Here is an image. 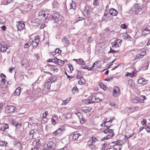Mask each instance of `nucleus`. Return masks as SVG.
Instances as JSON below:
<instances>
[{
  "label": "nucleus",
  "instance_id": "f257e3e1",
  "mask_svg": "<svg viewBox=\"0 0 150 150\" xmlns=\"http://www.w3.org/2000/svg\"><path fill=\"white\" fill-rule=\"evenodd\" d=\"M122 145L120 140L112 142L110 144V146L107 147V150H120Z\"/></svg>",
  "mask_w": 150,
  "mask_h": 150
},
{
  "label": "nucleus",
  "instance_id": "f03ea898",
  "mask_svg": "<svg viewBox=\"0 0 150 150\" xmlns=\"http://www.w3.org/2000/svg\"><path fill=\"white\" fill-rule=\"evenodd\" d=\"M134 8H132L129 11L130 13L132 15H135L141 12L142 8V4H134Z\"/></svg>",
  "mask_w": 150,
  "mask_h": 150
},
{
  "label": "nucleus",
  "instance_id": "7ed1b4c3",
  "mask_svg": "<svg viewBox=\"0 0 150 150\" xmlns=\"http://www.w3.org/2000/svg\"><path fill=\"white\" fill-rule=\"evenodd\" d=\"M105 127H107V129H106L104 131V132L108 134L107 136L104 138L103 140L108 139L112 137H113L114 135V133L113 130L112 129H110V126H109L108 125H105Z\"/></svg>",
  "mask_w": 150,
  "mask_h": 150
},
{
  "label": "nucleus",
  "instance_id": "20e7f679",
  "mask_svg": "<svg viewBox=\"0 0 150 150\" xmlns=\"http://www.w3.org/2000/svg\"><path fill=\"white\" fill-rule=\"evenodd\" d=\"M70 136L73 140L78 141H80L83 138V136L82 134L80 133L79 131L75 132L70 134Z\"/></svg>",
  "mask_w": 150,
  "mask_h": 150
},
{
  "label": "nucleus",
  "instance_id": "39448f33",
  "mask_svg": "<svg viewBox=\"0 0 150 150\" xmlns=\"http://www.w3.org/2000/svg\"><path fill=\"white\" fill-rule=\"evenodd\" d=\"M55 146L52 139H50L48 140V143L45 145L44 147L47 150H54Z\"/></svg>",
  "mask_w": 150,
  "mask_h": 150
},
{
  "label": "nucleus",
  "instance_id": "423d86ee",
  "mask_svg": "<svg viewBox=\"0 0 150 150\" xmlns=\"http://www.w3.org/2000/svg\"><path fill=\"white\" fill-rule=\"evenodd\" d=\"M63 17L59 15H56L52 17V19L54 20V23L61 24L62 22Z\"/></svg>",
  "mask_w": 150,
  "mask_h": 150
},
{
  "label": "nucleus",
  "instance_id": "0eeeda50",
  "mask_svg": "<svg viewBox=\"0 0 150 150\" xmlns=\"http://www.w3.org/2000/svg\"><path fill=\"white\" fill-rule=\"evenodd\" d=\"M65 130V127L64 125H62L60 126V128L58 129L57 130L54 131L53 134L55 136L57 135H60L63 133Z\"/></svg>",
  "mask_w": 150,
  "mask_h": 150
},
{
  "label": "nucleus",
  "instance_id": "6e6552de",
  "mask_svg": "<svg viewBox=\"0 0 150 150\" xmlns=\"http://www.w3.org/2000/svg\"><path fill=\"white\" fill-rule=\"evenodd\" d=\"M120 94V88L119 87L115 86L113 88L112 95L114 97H117Z\"/></svg>",
  "mask_w": 150,
  "mask_h": 150
},
{
  "label": "nucleus",
  "instance_id": "1a4fd4ad",
  "mask_svg": "<svg viewBox=\"0 0 150 150\" xmlns=\"http://www.w3.org/2000/svg\"><path fill=\"white\" fill-rule=\"evenodd\" d=\"M122 41L120 40L119 39L117 40H115L114 42H112V47L113 49H115V48L118 47L121 45V42Z\"/></svg>",
  "mask_w": 150,
  "mask_h": 150
},
{
  "label": "nucleus",
  "instance_id": "9d476101",
  "mask_svg": "<svg viewBox=\"0 0 150 150\" xmlns=\"http://www.w3.org/2000/svg\"><path fill=\"white\" fill-rule=\"evenodd\" d=\"M100 99L98 97L95 96H93L91 100H86L85 102L86 103H97L100 102Z\"/></svg>",
  "mask_w": 150,
  "mask_h": 150
},
{
  "label": "nucleus",
  "instance_id": "9b49d317",
  "mask_svg": "<svg viewBox=\"0 0 150 150\" xmlns=\"http://www.w3.org/2000/svg\"><path fill=\"white\" fill-rule=\"evenodd\" d=\"M15 107L12 105H8L6 108V112L8 113L13 112L15 110Z\"/></svg>",
  "mask_w": 150,
  "mask_h": 150
},
{
  "label": "nucleus",
  "instance_id": "f8f14e48",
  "mask_svg": "<svg viewBox=\"0 0 150 150\" xmlns=\"http://www.w3.org/2000/svg\"><path fill=\"white\" fill-rule=\"evenodd\" d=\"M18 30L21 31L25 28V23L22 21L19 22L16 25Z\"/></svg>",
  "mask_w": 150,
  "mask_h": 150
},
{
  "label": "nucleus",
  "instance_id": "ddd939ff",
  "mask_svg": "<svg viewBox=\"0 0 150 150\" xmlns=\"http://www.w3.org/2000/svg\"><path fill=\"white\" fill-rule=\"evenodd\" d=\"M38 16L43 20H46L47 17H48L47 14H46L45 12L43 11H41L39 13Z\"/></svg>",
  "mask_w": 150,
  "mask_h": 150
},
{
  "label": "nucleus",
  "instance_id": "4468645a",
  "mask_svg": "<svg viewBox=\"0 0 150 150\" xmlns=\"http://www.w3.org/2000/svg\"><path fill=\"white\" fill-rule=\"evenodd\" d=\"M59 119V117H58L56 115H54L52 118V124L55 125L58 122Z\"/></svg>",
  "mask_w": 150,
  "mask_h": 150
},
{
  "label": "nucleus",
  "instance_id": "2eb2a0df",
  "mask_svg": "<svg viewBox=\"0 0 150 150\" xmlns=\"http://www.w3.org/2000/svg\"><path fill=\"white\" fill-rule=\"evenodd\" d=\"M141 31L142 32V34L144 35H146L150 32V28H149V26L146 28L144 27L142 28Z\"/></svg>",
  "mask_w": 150,
  "mask_h": 150
},
{
  "label": "nucleus",
  "instance_id": "dca6fc26",
  "mask_svg": "<svg viewBox=\"0 0 150 150\" xmlns=\"http://www.w3.org/2000/svg\"><path fill=\"white\" fill-rule=\"evenodd\" d=\"M38 37V36L32 42L31 44H32L33 47H36L39 44L40 40Z\"/></svg>",
  "mask_w": 150,
  "mask_h": 150
},
{
  "label": "nucleus",
  "instance_id": "f3484780",
  "mask_svg": "<svg viewBox=\"0 0 150 150\" xmlns=\"http://www.w3.org/2000/svg\"><path fill=\"white\" fill-rule=\"evenodd\" d=\"M21 87H18L16 90L15 91L12 95V96H19L21 93Z\"/></svg>",
  "mask_w": 150,
  "mask_h": 150
},
{
  "label": "nucleus",
  "instance_id": "a211bd4d",
  "mask_svg": "<svg viewBox=\"0 0 150 150\" xmlns=\"http://www.w3.org/2000/svg\"><path fill=\"white\" fill-rule=\"evenodd\" d=\"M147 80H145L144 78H141L138 80L137 82L138 84L144 85L147 83Z\"/></svg>",
  "mask_w": 150,
  "mask_h": 150
},
{
  "label": "nucleus",
  "instance_id": "6ab92c4d",
  "mask_svg": "<svg viewBox=\"0 0 150 150\" xmlns=\"http://www.w3.org/2000/svg\"><path fill=\"white\" fill-rule=\"evenodd\" d=\"M109 13L112 16H116L117 15V11L115 9L112 8L110 9L109 11Z\"/></svg>",
  "mask_w": 150,
  "mask_h": 150
},
{
  "label": "nucleus",
  "instance_id": "aec40b11",
  "mask_svg": "<svg viewBox=\"0 0 150 150\" xmlns=\"http://www.w3.org/2000/svg\"><path fill=\"white\" fill-rule=\"evenodd\" d=\"M97 139L94 137H92L91 140H90L88 142V146L93 144L97 141Z\"/></svg>",
  "mask_w": 150,
  "mask_h": 150
},
{
  "label": "nucleus",
  "instance_id": "412c9836",
  "mask_svg": "<svg viewBox=\"0 0 150 150\" xmlns=\"http://www.w3.org/2000/svg\"><path fill=\"white\" fill-rule=\"evenodd\" d=\"M132 101L134 103H141L142 100L138 97H136L132 99Z\"/></svg>",
  "mask_w": 150,
  "mask_h": 150
},
{
  "label": "nucleus",
  "instance_id": "4be33fe9",
  "mask_svg": "<svg viewBox=\"0 0 150 150\" xmlns=\"http://www.w3.org/2000/svg\"><path fill=\"white\" fill-rule=\"evenodd\" d=\"M51 83L47 80L44 84V89L48 90L50 89L51 86Z\"/></svg>",
  "mask_w": 150,
  "mask_h": 150
},
{
  "label": "nucleus",
  "instance_id": "5701e85b",
  "mask_svg": "<svg viewBox=\"0 0 150 150\" xmlns=\"http://www.w3.org/2000/svg\"><path fill=\"white\" fill-rule=\"evenodd\" d=\"M62 42L65 46L69 45V40L66 37H64L62 40Z\"/></svg>",
  "mask_w": 150,
  "mask_h": 150
},
{
  "label": "nucleus",
  "instance_id": "b1692460",
  "mask_svg": "<svg viewBox=\"0 0 150 150\" xmlns=\"http://www.w3.org/2000/svg\"><path fill=\"white\" fill-rule=\"evenodd\" d=\"M50 66V69L51 71H52L54 72H57L58 70V69L57 67L56 66H54L49 65Z\"/></svg>",
  "mask_w": 150,
  "mask_h": 150
},
{
  "label": "nucleus",
  "instance_id": "393cba45",
  "mask_svg": "<svg viewBox=\"0 0 150 150\" xmlns=\"http://www.w3.org/2000/svg\"><path fill=\"white\" fill-rule=\"evenodd\" d=\"M7 49V46L6 45H1L0 47V49L2 52H5Z\"/></svg>",
  "mask_w": 150,
  "mask_h": 150
},
{
  "label": "nucleus",
  "instance_id": "a878e982",
  "mask_svg": "<svg viewBox=\"0 0 150 150\" xmlns=\"http://www.w3.org/2000/svg\"><path fill=\"white\" fill-rule=\"evenodd\" d=\"M57 80V78L56 76H54L53 77H50L47 80L49 81L51 83L54 82Z\"/></svg>",
  "mask_w": 150,
  "mask_h": 150
},
{
  "label": "nucleus",
  "instance_id": "bb28decb",
  "mask_svg": "<svg viewBox=\"0 0 150 150\" xmlns=\"http://www.w3.org/2000/svg\"><path fill=\"white\" fill-rule=\"evenodd\" d=\"M8 126L7 124H5L3 125L0 128V130L2 131H6V129L8 128Z\"/></svg>",
  "mask_w": 150,
  "mask_h": 150
},
{
  "label": "nucleus",
  "instance_id": "cd10ccee",
  "mask_svg": "<svg viewBox=\"0 0 150 150\" xmlns=\"http://www.w3.org/2000/svg\"><path fill=\"white\" fill-rule=\"evenodd\" d=\"M76 63L82 65H84L86 64L85 62H84L83 59L81 58L78 59V61H76Z\"/></svg>",
  "mask_w": 150,
  "mask_h": 150
},
{
  "label": "nucleus",
  "instance_id": "c85d7f7f",
  "mask_svg": "<svg viewBox=\"0 0 150 150\" xmlns=\"http://www.w3.org/2000/svg\"><path fill=\"white\" fill-rule=\"evenodd\" d=\"M139 107H134L132 108H127L129 111L131 110V111L129 112L131 113L134 112L135 111H138L139 110Z\"/></svg>",
  "mask_w": 150,
  "mask_h": 150
},
{
  "label": "nucleus",
  "instance_id": "c756f323",
  "mask_svg": "<svg viewBox=\"0 0 150 150\" xmlns=\"http://www.w3.org/2000/svg\"><path fill=\"white\" fill-rule=\"evenodd\" d=\"M65 61L67 62V59H65L64 60H62L58 59V61L57 64L60 66H63Z\"/></svg>",
  "mask_w": 150,
  "mask_h": 150
},
{
  "label": "nucleus",
  "instance_id": "7c9ffc66",
  "mask_svg": "<svg viewBox=\"0 0 150 150\" xmlns=\"http://www.w3.org/2000/svg\"><path fill=\"white\" fill-rule=\"evenodd\" d=\"M71 2L72 3H71V4L70 5L71 8H72L74 9H75L76 8V2L75 1L76 0H71Z\"/></svg>",
  "mask_w": 150,
  "mask_h": 150
},
{
  "label": "nucleus",
  "instance_id": "2f4dec72",
  "mask_svg": "<svg viewBox=\"0 0 150 150\" xmlns=\"http://www.w3.org/2000/svg\"><path fill=\"white\" fill-rule=\"evenodd\" d=\"M15 146L17 147V148L20 150L22 149V147L21 144L19 142H16L15 143Z\"/></svg>",
  "mask_w": 150,
  "mask_h": 150
},
{
  "label": "nucleus",
  "instance_id": "473e14b6",
  "mask_svg": "<svg viewBox=\"0 0 150 150\" xmlns=\"http://www.w3.org/2000/svg\"><path fill=\"white\" fill-rule=\"evenodd\" d=\"M71 98H68L67 99L65 100H64L62 101V105H65L67 104L70 100Z\"/></svg>",
  "mask_w": 150,
  "mask_h": 150
},
{
  "label": "nucleus",
  "instance_id": "72a5a7b5",
  "mask_svg": "<svg viewBox=\"0 0 150 150\" xmlns=\"http://www.w3.org/2000/svg\"><path fill=\"white\" fill-rule=\"evenodd\" d=\"M35 133V132L33 130H31L30 131L29 134V135L30 136V139H31L33 138V135Z\"/></svg>",
  "mask_w": 150,
  "mask_h": 150
},
{
  "label": "nucleus",
  "instance_id": "f704fd0d",
  "mask_svg": "<svg viewBox=\"0 0 150 150\" xmlns=\"http://www.w3.org/2000/svg\"><path fill=\"white\" fill-rule=\"evenodd\" d=\"M79 79L80 80L78 81V83L79 84L81 85L82 83H85V80L84 79L83 76L79 77Z\"/></svg>",
  "mask_w": 150,
  "mask_h": 150
},
{
  "label": "nucleus",
  "instance_id": "c9c22d12",
  "mask_svg": "<svg viewBox=\"0 0 150 150\" xmlns=\"http://www.w3.org/2000/svg\"><path fill=\"white\" fill-rule=\"evenodd\" d=\"M72 93L73 94H74L76 93H77L78 92V88L77 87L75 86L72 89Z\"/></svg>",
  "mask_w": 150,
  "mask_h": 150
},
{
  "label": "nucleus",
  "instance_id": "e433bc0d",
  "mask_svg": "<svg viewBox=\"0 0 150 150\" xmlns=\"http://www.w3.org/2000/svg\"><path fill=\"white\" fill-rule=\"evenodd\" d=\"M31 43L30 42H28L26 43L24 45V48H28L31 45Z\"/></svg>",
  "mask_w": 150,
  "mask_h": 150
},
{
  "label": "nucleus",
  "instance_id": "4c0bfd02",
  "mask_svg": "<svg viewBox=\"0 0 150 150\" xmlns=\"http://www.w3.org/2000/svg\"><path fill=\"white\" fill-rule=\"evenodd\" d=\"M7 144V142L5 141H0V146H5Z\"/></svg>",
  "mask_w": 150,
  "mask_h": 150
},
{
  "label": "nucleus",
  "instance_id": "58836bf2",
  "mask_svg": "<svg viewBox=\"0 0 150 150\" xmlns=\"http://www.w3.org/2000/svg\"><path fill=\"white\" fill-rule=\"evenodd\" d=\"M31 22L32 23H35L37 24H39L40 22V21L39 19H36L34 20L31 21Z\"/></svg>",
  "mask_w": 150,
  "mask_h": 150
},
{
  "label": "nucleus",
  "instance_id": "ea45409f",
  "mask_svg": "<svg viewBox=\"0 0 150 150\" xmlns=\"http://www.w3.org/2000/svg\"><path fill=\"white\" fill-rule=\"evenodd\" d=\"M1 77L2 78L1 81L3 83H5L6 82L5 78L6 77L5 75L3 74H1Z\"/></svg>",
  "mask_w": 150,
  "mask_h": 150
},
{
  "label": "nucleus",
  "instance_id": "a19ab883",
  "mask_svg": "<svg viewBox=\"0 0 150 150\" xmlns=\"http://www.w3.org/2000/svg\"><path fill=\"white\" fill-rule=\"evenodd\" d=\"M12 123L13 125L16 127L18 125V122L16 120H12Z\"/></svg>",
  "mask_w": 150,
  "mask_h": 150
},
{
  "label": "nucleus",
  "instance_id": "79ce46f5",
  "mask_svg": "<svg viewBox=\"0 0 150 150\" xmlns=\"http://www.w3.org/2000/svg\"><path fill=\"white\" fill-rule=\"evenodd\" d=\"M91 108H89L85 109H82V111L85 113H86L90 112L91 110Z\"/></svg>",
  "mask_w": 150,
  "mask_h": 150
},
{
  "label": "nucleus",
  "instance_id": "37998d69",
  "mask_svg": "<svg viewBox=\"0 0 150 150\" xmlns=\"http://www.w3.org/2000/svg\"><path fill=\"white\" fill-rule=\"evenodd\" d=\"M52 5L54 8L58 7L59 6L58 4L57 3L56 1H54L52 3Z\"/></svg>",
  "mask_w": 150,
  "mask_h": 150
},
{
  "label": "nucleus",
  "instance_id": "c03bdc74",
  "mask_svg": "<svg viewBox=\"0 0 150 150\" xmlns=\"http://www.w3.org/2000/svg\"><path fill=\"white\" fill-rule=\"evenodd\" d=\"M123 35L124 38L126 39H129H129L131 38L130 36L128 35L127 33H124Z\"/></svg>",
  "mask_w": 150,
  "mask_h": 150
},
{
  "label": "nucleus",
  "instance_id": "a18cd8bd",
  "mask_svg": "<svg viewBox=\"0 0 150 150\" xmlns=\"http://www.w3.org/2000/svg\"><path fill=\"white\" fill-rule=\"evenodd\" d=\"M143 57V56L140 53L137 55L136 58L134 59V60H136L137 59H139L141 58H142Z\"/></svg>",
  "mask_w": 150,
  "mask_h": 150
},
{
  "label": "nucleus",
  "instance_id": "49530a36",
  "mask_svg": "<svg viewBox=\"0 0 150 150\" xmlns=\"http://www.w3.org/2000/svg\"><path fill=\"white\" fill-rule=\"evenodd\" d=\"M80 122L81 124H83L85 122L86 120L84 118H83L82 116V117L81 118H80L79 119Z\"/></svg>",
  "mask_w": 150,
  "mask_h": 150
},
{
  "label": "nucleus",
  "instance_id": "de8ad7c7",
  "mask_svg": "<svg viewBox=\"0 0 150 150\" xmlns=\"http://www.w3.org/2000/svg\"><path fill=\"white\" fill-rule=\"evenodd\" d=\"M93 66H92L91 67L89 68V67H87V66H85L84 67H82L81 68L83 69H86L88 70H91L93 69Z\"/></svg>",
  "mask_w": 150,
  "mask_h": 150
},
{
  "label": "nucleus",
  "instance_id": "09e8293b",
  "mask_svg": "<svg viewBox=\"0 0 150 150\" xmlns=\"http://www.w3.org/2000/svg\"><path fill=\"white\" fill-rule=\"evenodd\" d=\"M59 49L58 48H57L54 51L52 52V54L53 55H54L56 54H59Z\"/></svg>",
  "mask_w": 150,
  "mask_h": 150
},
{
  "label": "nucleus",
  "instance_id": "8fccbe9b",
  "mask_svg": "<svg viewBox=\"0 0 150 150\" xmlns=\"http://www.w3.org/2000/svg\"><path fill=\"white\" fill-rule=\"evenodd\" d=\"M68 67L71 71H72L74 69L73 67L71 64L69 63L68 64Z\"/></svg>",
  "mask_w": 150,
  "mask_h": 150
},
{
  "label": "nucleus",
  "instance_id": "3c124183",
  "mask_svg": "<svg viewBox=\"0 0 150 150\" xmlns=\"http://www.w3.org/2000/svg\"><path fill=\"white\" fill-rule=\"evenodd\" d=\"M67 145H66L65 146L62 148L58 149L57 150H67Z\"/></svg>",
  "mask_w": 150,
  "mask_h": 150
},
{
  "label": "nucleus",
  "instance_id": "603ef678",
  "mask_svg": "<svg viewBox=\"0 0 150 150\" xmlns=\"http://www.w3.org/2000/svg\"><path fill=\"white\" fill-rule=\"evenodd\" d=\"M133 135V134H129V137H128L127 135H125L124 137V139H127L128 138H130L131 137H132Z\"/></svg>",
  "mask_w": 150,
  "mask_h": 150
},
{
  "label": "nucleus",
  "instance_id": "864d4df0",
  "mask_svg": "<svg viewBox=\"0 0 150 150\" xmlns=\"http://www.w3.org/2000/svg\"><path fill=\"white\" fill-rule=\"evenodd\" d=\"M91 150H95L96 149V146L94 145H91Z\"/></svg>",
  "mask_w": 150,
  "mask_h": 150
},
{
  "label": "nucleus",
  "instance_id": "5fc2aeb1",
  "mask_svg": "<svg viewBox=\"0 0 150 150\" xmlns=\"http://www.w3.org/2000/svg\"><path fill=\"white\" fill-rule=\"evenodd\" d=\"M109 19V18L108 16H104L103 17L102 20L103 21H107Z\"/></svg>",
  "mask_w": 150,
  "mask_h": 150
},
{
  "label": "nucleus",
  "instance_id": "6e6d98bb",
  "mask_svg": "<svg viewBox=\"0 0 150 150\" xmlns=\"http://www.w3.org/2000/svg\"><path fill=\"white\" fill-rule=\"evenodd\" d=\"M116 52V51L112 49L111 47H110V50L109 52L108 53H114Z\"/></svg>",
  "mask_w": 150,
  "mask_h": 150
},
{
  "label": "nucleus",
  "instance_id": "4d7b16f0",
  "mask_svg": "<svg viewBox=\"0 0 150 150\" xmlns=\"http://www.w3.org/2000/svg\"><path fill=\"white\" fill-rule=\"evenodd\" d=\"M76 115L78 117L79 119L82 117V116L81 115V114L80 112H78L76 113Z\"/></svg>",
  "mask_w": 150,
  "mask_h": 150
},
{
  "label": "nucleus",
  "instance_id": "13d9d810",
  "mask_svg": "<svg viewBox=\"0 0 150 150\" xmlns=\"http://www.w3.org/2000/svg\"><path fill=\"white\" fill-rule=\"evenodd\" d=\"M48 114V112L47 111L45 112V113L43 114V117L45 118Z\"/></svg>",
  "mask_w": 150,
  "mask_h": 150
},
{
  "label": "nucleus",
  "instance_id": "bf43d9fd",
  "mask_svg": "<svg viewBox=\"0 0 150 150\" xmlns=\"http://www.w3.org/2000/svg\"><path fill=\"white\" fill-rule=\"evenodd\" d=\"M53 62L55 63H56L57 64V62L58 61V59L57 58H55L54 59H53Z\"/></svg>",
  "mask_w": 150,
  "mask_h": 150
},
{
  "label": "nucleus",
  "instance_id": "052dcab7",
  "mask_svg": "<svg viewBox=\"0 0 150 150\" xmlns=\"http://www.w3.org/2000/svg\"><path fill=\"white\" fill-rule=\"evenodd\" d=\"M121 28H122L125 29H127V26L125 24H123L121 25Z\"/></svg>",
  "mask_w": 150,
  "mask_h": 150
},
{
  "label": "nucleus",
  "instance_id": "680f3d73",
  "mask_svg": "<svg viewBox=\"0 0 150 150\" xmlns=\"http://www.w3.org/2000/svg\"><path fill=\"white\" fill-rule=\"evenodd\" d=\"M145 129L148 132H150V127L148 126L145 127Z\"/></svg>",
  "mask_w": 150,
  "mask_h": 150
},
{
  "label": "nucleus",
  "instance_id": "e2e57ef3",
  "mask_svg": "<svg viewBox=\"0 0 150 150\" xmlns=\"http://www.w3.org/2000/svg\"><path fill=\"white\" fill-rule=\"evenodd\" d=\"M110 104L111 106H115V108H117V107L116 106H115V104L113 102H110Z\"/></svg>",
  "mask_w": 150,
  "mask_h": 150
},
{
  "label": "nucleus",
  "instance_id": "0e129e2a",
  "mask_svg": "<svg viewBox=\"0 0 150 150\" xmlns=\"http://www.w3.org/2000/svg\"><path fill=\"white\" fill-rule=\"evenodd\" d=\"M13 0H7V4H6V5H7V4L11 3H12Z\"/></svg>",
  "mask_w": 150,
  "mask_h": 150
},
{
  "label": "nucleus",
  "instance_id": "69168bd1",
  "mask_svg": "<svg viewBox=\"0 0 150 150\" xmlns=\"http://www.w3.org/2000/svg\"><path fill=\"white\" fill-rule=\"evenodd\" d=\"M64 74H65L67 76V77L68 79H69V80H70L71 78H72L71 77V76L68 75L67 74V72L66 71H65L64 72Z\"/></svg>",
  "mask_w": 150,
  "mask_h": 150
},
{
  "label": "nucleus",
  "instance_id": "338daca9",
  "mask_svg": "<svg viewBox=\"0 0 150 150\" xmlns=\"http://www.w3.org/2000/svg\"><path fill=\"white\" fill-rule=\"evenodd\" d=\"M97 0H94L93 2V5L94 6H97L98 5Z\"/></svg>",
  "mask_w": 150,
  "mask_h": 150
},
{
  "label": "nucleus",
  "instance_id": "774afa93",
  "mask_svg": "<svg viewBox=\"0 0 150 150\" xmlns=\"http://www.w3.org/2000/svg\"><path fill=\"white\" fill-rule=\"evenodd\" d=\"M107 143H105L104 144V145H103V149H102L101 150H104V149L105 148L107 147Z\"/></svg>",
  "mask_w": 150,
  "mask_h": 150
}]
</instances>
